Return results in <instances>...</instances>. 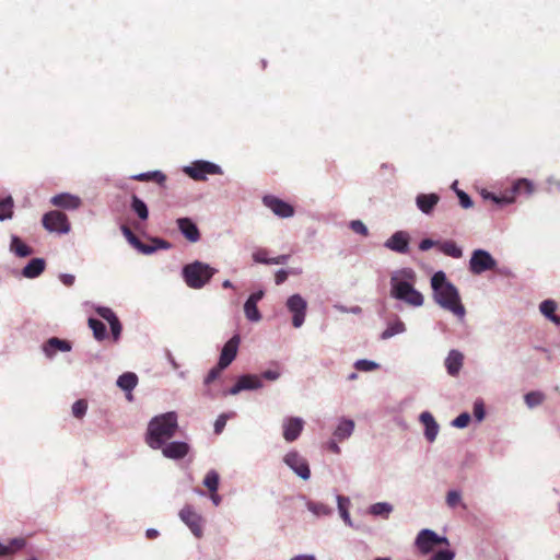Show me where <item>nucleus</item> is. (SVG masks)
<instances>
[{"instance_id": "nucleus-2", "label": "nucleus", "mask_w": 560, "mask_h": 560, "mask_svg": "<svg viewBox=\"0 0 560 560\" xmlns=\"http://www.w3.org/2000/svg\"><path fill=\"white\" fill-rule=\"evenodd\" d=\"M416 272L411 268H402L390 277L393 298L404 301L411 306H421L423 295L413 288Z\"/></svg>"}, {"instance_id": "nucleus-25", "label": "nucleus", "mask_w": 560, "mask_h": 560, "mask_svg": "<svg viewBox=\"0 0 560 560\" xmlns=\"http://www.w3.org/2000/svg\"><path fill=\"white\" fill-rule=\"evenodd\" d=\"M45 270V260L33 258L23 269V276L26 278H36Z\"/></svg>"}, {"instance_id": "nucleus-4", "label": "nucleus", "mask_w": 560, "mask_h": 560, "mask_svg": "<svg viewBox=\"0 0 560 560\" xmlns=\"http://www.w3.org/2000/svg\"><path fill=\"white\" fill-rule=\"evenodd\" d=\"M217 270L201 261H194L183 268V278L191 289L203 288L214 276Z\"/></svg>"}, {"instance_id": "nucleus-56", "label": "nucleus", "mask_w": 560, "mask_h": 560, "mask_svg": "<svg viewBox=\"0 0 560 560\" xmlns=\"http://www.w3.org/2000/svg\"><path fill=\"white\" fill-rule=\"evenodd\" d=\"M109 326H110V330H112V335L114 337V340H118L120 334H121V324L118 319V317H116L114 320H112L110 323H108Z\"/></svg>"}, {"instance_id": "nucleus-50", "label": "nucleus", "mask_w": 560, "mask_h": 560, "mask_svg": "<svg viewBox=\"0 0 560 560\" xmlns=\"http://www.w3.org/2000/svg\"><path fill=\"white\" fill-rule=\"evenodd\" d=\"M469 421H470V416H469V413H467V412H463V413H460L459 416H457V417L453 420L452 424H453L454 427H456V428H460V429H463V428H466V427L469 424Z\"/></svg>"}, {"instance_id": "nucleus-18", "label": "nucleus", "mask_w": 560, "mask_h": 560, "mask_svg": "<svg viewBox=\"0 0 560 560\" xmlns=\"http://www.w3.org/2000/svg\"><path fill=\"white\" fill-rule=\"evenodd\" d=\"M177 226L187 241L196 243L200 240V232L197 225L189 218L177 219Z\"/></svg>"}, {"instance_id": "nucleus-53", "label": "nucleus", "mask_w": 560, "mask_h": 560, "mask_svg": "<svg viewBox=\"0 0 560 560\" xmlns=\"http://www.w3.org/2000/svg\"><path fill=\"white\" fill-rule=\"evenodd\" d=\"M457 197L459 199V203L464 209H468L472 207L471 198L463 190H456Z\"/></svg>"}, {"instance_id": "nucleus-64", "label": "nucleus", "mask_w": 560, "mask_h": 560, "mask_svg": "<svg viewBox=\"0 0 560 560\" xmlns=\"http://www.w3.org/2000/svg\"><path fill=\"white\" fill-rule=\"evenodd\" d=\"M61 281H62V283L65 285L70 287L74 282V276H72V275H62L61 276Z\"/></svg>"}, {"instance_id": "nucleus-26", "label": "nucleus", "mask_w": 560, "mask_h": 560, "mask_svg": "<svg viewBox=\"0 0 560 560\" xmlns=\"http://www.w3.org/2000/svg\"><path fill=\"white\" fill-rule=\"evenodd\" d=\"M540 312L556 325H560V316L556 315L557 304L552 300H545L540 303Z\"/></svg>"}, {"instance_id": "nucleus-52", "label": "nucleus", "mask_w": 560, "mask_h": 560, "mask_svg": "<svg viewBox=\"0 0 560 560\" xmlns=\"http://www.w3.org/2000/svg\"><path fill=\"white\" fill-rule=\"evenodd\" d=\"M455 553L452 550L444 549L435 552L430 560H453Z\"/></svg>"}, {"instance_id": "nucleus-42", "label": "nucleus", "mask_w": 560, "mask_h": 560, "mask_svg": "<svg viewBox=\"0 0 560 560\" xmlns=\"http://www.w3.org/2000/svg\"><path fill=\"white\" fill-rule=\"evenodd\" d=\"M545 400V395L541 392H529L525 395V402L529 408L539 406Z\"/></svg>"}, {"instance_id": "nucleus-9", "label": "nucleus", "mask_w": 560, "mask_h": 560, "mask_svg": "<svg viewBox=\"0 0 560 560\" xmlns=\"http://www.w3.org/2000/svg\"><path fill=\"white\" fill-rule=\"evenodd\" d=\"M287 307L290 313H292V325L295 328H299L303 325L305 315H306V308L307 303L306 301L300 295V294H293L291 295L287 301Z\"/></svg>"}, {"instance_id": "nucleus-31", "label": "nucleus", "mask_w": 560, "mask_h": 560, "mask_svg": "<svg viewBox=\"0 0 560 560\" xmlns=\"http://www.w3.org/2000/svg\"><path fill=\"white\" fill-rule=\"evenodd\" d=\"M131 209L137 213L139 219L147 220L149 217V210L147 205L136 195L131 197Z\"/></svg>"}, {"instance_id": "nucleus-14", "label": "nucleus", "mask_w": 560, "mask_h": 560, "mask_svg": "<svg viewBox=\"0 0 560 560\" xmlns=\"http://www.w3.org/2000/svg\"><path fill=\"white\" fill-rule=\"evenodd\" d=\"M304 428V421L299 417H289L284 419L282 429H283V439L287 442L295 441Z\"/></svg>"}, {"instance_id": "nucleus-7", "label": "nucleus", "mask_w": 560, "mask_h": 560, "mask_svg": "<svg viewBox=\"0 0 560 560\" xmlns=\"http://www.w3.org/2000/svg\"><path fill=\"white\" fill-rule=\"evenodd\" d=\"M495 267V259L487 250H474L469 261V269L472 273L480 275L485 271L493 270Z\"/></svg>"}, {"instance_id": "nucleus-33", "label": "nucleus", "mask_w": 560, "mask_h": 560, "mask_svg": "<svg viewBox=\"0 0 560 560\" xmlns=\"http://www.w3.org/2000/svg\"><path fill=\"white\" fill-rule=\"evenodd\" d=\"M11 250H13L19 257H27L33 253L32 248L23 243L19 237L12 238Z\"/></svg>"}, {"instance_id": "nucleus-47", "label": "nucleus", "mask_w": 560, "mask_h": 560, "mask_svg": "<svg viewBox=\"0 0 560 560\" xmlns=\"http://www.w3.org/2000/svg\"><path fill=\"white\" fill-rule=\"evenodd\" d=\"M350 228L351 230L357 233V234H360L362 236H368L369 235V231H368V228L365 226V224L360 221V220H353L350 222Z\"/></svg>"}, {"instance_id": "nucleus-60", "label": "nucleus", "mask_w": 560, "mask_h": 560, "mask_svg": "<svg viewBox=\"0 0 560 560\" xmlns=\"http://www.w3.org/2000/svg\"><path fill=\"white\" fill-rule=\"evenodd\" d=\"M289 272L287 270L280 269L275 275L276 284H281L288 279Z\"/></svg>"}, {"instance_id": "nucleus-36", "label": "nucleus", "mask_w": 560, "mask_h": 560, "mask_svg": "<svg viewBox=\"0 0 560 560\" xmlns=\"http://www.w3.org/2000/svg\"><path fill=\"white\" fill-rule=\"evenodd\" d=\"M481 196L485 200H491L493 203L495 205H509V203H512L514 202V195H511V196H508V195H503V196H495L494 194L492 192H489V191H486L483 190L481 192Z\"/></svg>"}, {"instance_id": "nucleus-11", "label": "nucleus", "mask_w": 560, "mask_h": 560, "mask_svg": "<svg viewBox=\"0 0 560 560\" xmlns=\"http://www.w3.org/2000/svg\"><path fill=\"white\" fill-rule=\"evenodd\" d=\"M264 205L269 208L276 215L280 218H290L294 214V208L275 196H265L262 198Z\"/></svg>"}, {"instance_id": "nucleus-28", "label": "nucleus", "mask_w": 560, "mask_h": 560, "mask_svg": "<svg viewBox=\"0 0 560 560\" xmlns=\"http://www.w3.org/2000/svg\"><path fill=\"white\" fill-rule=\"evenodd\" d=\"M137 383L138 377L131 372L124 373L117 380V385L126 392H131L137 386Z\"/></svg>"}, {"instance_id": "nucleus-59", "label": "nucleus", "mask_w": 560, "mask_h": 560, "mask_svg": "<svg viewBox=\"0 0 560 560\" xmlns=\"http://www.w3.org/2000/svg\"><path fill=\"white\" fill-rule=\"evenodd\" d=\"M440 243H436L434 242L433 240L431 238H424L420 242L419 244V249L420 250H429L430 248H432L433 246H439Z\"/></svg>"}, {"instance_id": "nucleus-15", "label": "nucleus", "mask_w": 560, "mask_h": 560, "mask_svg": "<svg viewBox=\"0 0 560 560\" xmlns=\"http://www.w3.org/2000/svg\"><path fill=\"white\" fill-rule=\"evenodd\" d=\"M240 340V336L235 335L223 346L218 362L221 365V368L226 369L233 362L237 354Z\"/></svg>"}, {"instance_id": "nucleus-8", "label": "nucleus", "mask_w": 560, "mask_h": 560, "mask_svg": "<svg viewBox=\"0 0 560 560\" xmlns=\"http://www.w3.org/2000/svg\"><path fill=\"white\" fill-rule=\"evenodd\" d=\"M43 225L50 232L68 233L70 224L65 213L60 211H49L43 217Z\"/></svg>"}, {"instance_id": "nucleus-41", "label": "nucleus", "mask_w": 560, "mask_h": 560, "mask_svg": "<svg viewBox=\"0 0 560 560\" xmlns=\"http://www.w3.org/2000/svg\"><path fill=\"white\" fill-rule=\"evenodd\" d=\"M337 502H338V510L340 512V516L342 517L345 523H347L348 525H351V520H350V515L348 512V505L350 503L349 499L345 498L342 495H338Z\"/></svg>"}, {"instance_id": "nucleus-45", "label": "nucleus", "mask_w": 560, "mask_h": 560, "mask_svg": "<svg viewBox=\"0 0 560 560\" xmlns=\"http://www.w3.org/2000/svg\"><path fill=\"white\" fill-rule=\"evenodd\" d=\"M354 366L359 371L370 372L376 370L378 364L369 360H359L355 362Z\"/></svg>"}, {"instance_id": "nucleus-22", "label": "nucleus", "mask_w": 560, "mask_h": 560, "mask_svg": "<svg viewBox=\"0 0 560 560\" xmlns=\"http://www.w3.org/2000/svg\"><path fill=\"white\" fill-rule=\"evenodd\" d=\"M420 421L425 428L424 435L427 440L429 442H433L439 432V425L434 420L433 416L430 412L424 411L420 415Z\"/></svg>"}, {"instance_id": "nucleus-29", "label": "nucleus", "mask_w": 560, "mask_h": 560, "mask_svg": "<svg viewBox=\"0 0 560 560\" xmlns=\"http://www.w3.org/2000/svg\"><path fill=\"white\" fill-rule=\"evenodd\" d=\"M439 249L446 256L460 258L463 250L454 241H445L439 244Z\"/></svg>"}, {"instance_id": "nucleus-49", "label": "nucleus", "mask_w": 560, "mask_h": 560, "mask_svg": "<svg viewBox=\"0 0 560 560\" xmlns=\"http://www.w3.org/2000/svg\"><path fill=\"white\" fill-rule=\"evenodd\" d=\"M224 369L225 368H221V365L218 363L214 368H212L209 371L208 375L205 378V384L209 385L210 383L215 381Z\"/></svg>"}, {"instance_id": "nucleus-51", "label": "nucleus", "mask_w": 560, "mask_h": 560, "mask_svg": "<svg viewBox=\"0 0 560 560\" xmlns=\"http://www.w3.org/2000/svg\"><path fill=\"white\" fill-rule=\"evenodd\" d=\"M121 232L124 236L127 238V241L133 246L137 247L138 244H140V240L133 234V232L127 226H121Z\"/></svg>"}, {"instance_id": "nucleus-48", "label": "nucleus", "mask_w": 560, "mask_h": 560, "mask_svg": "<svg viewBox=\"0 0 560 560\" xmlns=\"http://www.w3.org/2000/svg\"><path fill=\"white\" fill-rule=\"evenodd\" d=\"M96 313H97V315H100L103 319L107 320L108 323H110L112 320H114L117 317L112 308L105 307V306L97 307Z\"/></svg>"}, {"instance_id": "nucleus-1", "label": "nucleus", "mask_w": 560, "mask_h": 560, "mask_svg": "<svg viewBox=\"0 0 560 560\" xmlns=\"http://www.w3.org/2000/svg\"><path fill=\"white\" fill-rule=\"evenodd\" d=\"M431 285L434 291V299L443 308L452 312L458 318H464L466 311L460 303L457 289L446 281L445 273L438 271L431 278Z\"/></svg>"}, {"instance_id": "nucleus-37", "label": "nucleus", "mask_w": 560, "mask_h": 560, "mask_svg": "<svg viewBox=\"0 0 560 560\" xmlns=\"http://www.w3.org/2000/svg\"><path fill=\"white\" fill-rule=\"evenodd\" d=\"M406 329L405 324L401 320H396L388 325V327L382 332V339H388L397 334L404 332Z\"/></svg>"}, {"instance_id": "nucleus-3", "label": "nucleus", "mask_w": 560, "mask_h": 560, "mask_svg": "<svg viewBox=\"0 0 560 560\" xmlns=\"http://www.w3.org/2000/svg\"><path fill=\"white\" fill-rule=\"evenodd\" d=\"M177 428V415L174 411L156 416L149 422L145 442L151 448L159 450L175 435Z\"/></svg>"}, {"instance_id": "nucleus-43", "label": "nucleus", "mask_w": 560, "mask_h": 560, "mask_svg": "<svg viewBox=\"0 0 560 560\" xmlns=\"http://www.w3.org/2000/svg\"><path fill=\"white\" fill-rule=\"evenodd\" d=\"M533 191V184L525 178L518 179L513 185L514 194H527L529 195Z\"/></svg>"}, {"instance_id": "nucleus-13", "label": "nucleus", "mask_w": 560, "mask_h": 560, "mask_svg": "<svg viewBox=\"0 0 560 560\" xmlns=\"http://www.w3.org/2000/svg\"><path fill=\"white\" fill-rule=\"evenodd\" d=\"M409 242L410 236L407 232L397 231L386 240L384 246L398 254H407L409 252Z\"/></svg>"}, {"instance_id": "nucleus-17", "label": "nucleus", "mask_w": 560, "mask_h": 560, "mask_svg": "<svg viewBox=\"0 0 560 560\" xmlns=\"http://www.w3.org/2000/svg\"><path fill=\"white\" fill-rule=\"evenodd\" d=\"M264 292L258 291L249 295L244 304L245 316L250 322H258L261 315L258 311L257 303L262 299Z\"/></svg>"}, {"instance_id": "nucleus-27", "label": "nucleus", "mask_w": 560, "mask_h": 560, "mask_svg": "<svg viewBox=\"0 0 560 560\" xmlns=\"http://www.w3.org/2000/svg\"><path fill=\"white\" fill-rule=\"evenodd\" d=\"M354 429V422L352 420H342L334 432V436L338 441H343L349 438Z\"/></svg>"}, {"instance_id": "nucleus-19", "label": "nucleus", "mask_w": 560, "mask_h": 560, "mask_svg": "<svg viewBox=\"0 0 560 560\" xmlns=\"http://www.w3.org/2000/svg\"><path fill=\"white\" fill-rule=\"evenodd\" d=\"M161 448L163 455L171 459L184 458L189 452V446L185 442H171Z\"/></svg>"}, {"instance_id": "nucleus-35", "label": "nucleus", "mask_w": 560, "mask_h": 560, "mask_svg": "<svg viewBox=\"0 0 560 560\" xmlns=\"http://www.w3.org/2000/svg\"><path fill=\"white\" fill-rule=\"evenodd\" d=\"M393 511V506L386 502H378L370 506V513L375 516L387 518Z\"/></svg>"}, {"instance_id": "nucleus-58", "label": "nucleus", "mask_w": 560, "mask_h": 560, "mask_svg": "<svg viewBox=\"0 0 560 560\" xmlns=\"http://www.w3.org/2000/svg\"><path fill=\"white\" fill-rule=\"evenodd\" d=\"M151 242L154 245V247H156V249H170L172 247V244L170 242L159 237H153Z\"/></svg>"}, {"instance_id": "nucleus-34", "label": "nucleus", "mask_w": 560, "mask_h": 560, "mask_svg": "<svg viewBox=\"0 0 560 560\" xmlns=\"http://www.w3.org/2000/svg\"><path fill=\"white\" fill-rule=\"evenodd\" d=\"M136 180L139 182H148V180H154L160 185H163L166 180V176L161 172H148V173H141L132 177Z\"/></svg>"}, {"instance_id": "nucleus-24", "label": "nucleus", "mask_w": 560, "mask_h": 560, "mask_svg": "<svg viewBox=\"0 0 560 560\" xmlns=\"http://www.w3.org/2000/svg\"><path fill=\"white\" fill-rule=\"evenodd\" d=\"M51 203L63 209H77L81 201L70 194H59L51 198Z\"/></svg>"}, {"instance_id": "nucleus-55", "label": "nucleus", "mask_w": 560, "mask_h": 560, "mask_svg": "<svg viewBox=\"0 0 560 560\" xmlns=\"http://www.w3.org/2000/svg\"><path fill=\"white\" fill-rule=\"evenodd\" d=\"M228 416L225 413L220 415L214 422V433L220 434L226 424Z\"/></svg>"}, {"instance_id": "nucleus-44", "label": "nucleus", "mask_w": 560, "mask_h": 560, "mask_svg": "<svg viewBox=\"0 0 560 560\" xmlns=\"http://www.w3.org/2000/svg\"><path fill=\"white\" fill-rule=\"evenodd\" d=\"M88 410V402L84 399H79L72 405V415L81 419L85 416Z\"/></svg>"}, {"instance_id": "nucleus-40", "label": "nucleus", "mask_w": 560, "mask_h": 560, "mask_svg": "<svg viewBox=\"0 0 560 560\" xmlns=\"http://www.w3.org/2000/svg\"><path fill=\"white\" fill-rule=\"evenodd\" d=\"M219 475L215 470H210L203 479V485L210 492H217L219 487Z\"/></svg>"}, {"instance_id": "nucleus-10", "label": "nucleus", "mask_w": 560, "mask_h": 560, "mask_svg": "<svg viewBox=\"0 0 560 560\" xmlns=\"http://www.w3.org/2000/svg\"><path fill=\"white\" fill-rule=\"evenodd\" d=\"M284 463L302 479L307 480L311 477L308 464L298 452H289L284 456Z\"/></svg>"}, {"instance_id": "nucleus-30", "label": "nucleus", "mask_w": 560, "mask_h": 560, "mask_svg": "<svg viewBox=\"0 0 560 560\" xmlns=\"http://www.w3.org/2000/svg\"><path fill=\"white\" fill-rule=\"evenodd\" d=\"M306 506L316 516H327L332 513V509L323 502L307 501Z\"/></svg>"}, {"instance_id": "nucleus-32", "label": "nucleus", "mask_w": 560, "mask_h": 560, "mask_svg": "<svg viewBox=\"0 0 560 560\" xmlns=\"http://www.w3.org/2000/svg\"><path fill=\"white\" fill-rule=\"evenodd\" d=\"M89 327L93 331V336L96 340L102 341L106 337V326L96 318H89Z\"/></svg>"}, {"instance_id": "nucleus-6", "label": "nucleus", "mask_w": 560, "mask_h": 560, "mask_svg": "<svg viewBox=\"0 0 560 560\" xmlns=\"http://www.w3.org/2000/svg\"><path fill=\"white\" fill-rule=\"evenodd\" d=\"M184 172L195 180H205L207 175L222 174L219 165L208 161H196L190 166L185 167Z\"/></svg>"}, {"instance_id": "nucleus-63", "label": "nucleus", "mask_w": 560, "mask_h": 560, "mask_svg": "<svg viewBox=\"0 0 560 560\" xmlns=\"http://www.w3.org/2000/svg\"><path fill=\"white\" fill-rule=\"evenodd\" d=\"M290 255H279L277 257L270 258L269 265H281L285 264L289 259Z\"/></svg>"}, {"instance_id": "nucleus-23", "label": "nucleus", "mask_w": 560, "mask_h": 560, "mask_svg": "<svg viewBox=\"0 0 560 560\" xmlns=\"http://www.w3.org/2000/svg\"><path fill=\"white\" fill-rule=\"evenodd\" d=\"M464 355L462 352L457 350L450 351L446 360H445V366L452 376H455L459 373L462 366H463Z\"/></svg>"}, {"instance_id": "nucleus-62", "label": "nucleus", "mask_w": 560, "mask_h": 560, "mask_svg": "<svg viewBox=\"0 0 560 560\" xmlns=\"http://www.w3.org/2000/svg\"><path fill=\"white\" fill-rule=\"evenodd\" d=\"M279 376L280 372L278 370H267L262 373V377L268 381H276Z\"/></svg>"}, {"instance_id": "nucleus-38", "label": "nucleus", "mask_w": 560, "mask_h": 560, "mask_svg": "<svg viewBox=\"0 0 560 560\" xmlns=\"http://www.w3.org/2000/svg\"><path fill=\"white\" fill-rule=\"evenodd\" d=\"M13 214V200L7 197L0 201V221L11 219Z\"/></svg>"}, {"instance_id": "nucleus-21", "label": "nucleus", "mask_w": 560, "mask_h": 560, "mask_svg": "<svg viewBox=\"0 0 560 560\" xmlns=\"http://www.w3.org/2000/svg\"><path fill=\"white\" fill-rule=\"evenodd\" d=\"M440 197L436 194H420L416 198L417 207L425 214H430L438 202Z\"/></svg>"}, {"instance_id": "nucleus-16", "label": "nucleus", "mask_w": 560, "mask_h": 560, "mask_svg": "<svg viewBox=\"0 0 560 560\" xmlns=\"http://www.w3.org/2000/svg\"><path fill=\"white\" fill-rule=\"evenodd\" d=\"M261 386H262V383H261V380L259 376L247 374V375L241 376L237 380L236 384L233 387H231L230 394L236 395L241 390L257 389V388H260Z\"/></svg>"}, {"instance_id": "nucleus-46", "label": "nucleus", "mask_w": 560, "mask_h": 560, "mask_svg": "<svg viewBox=\"0 0 560 560\" xmlns=\"http://www.w3.org/2000/svg\"><path fill=\"white\" fill-rule=\"evenodd\" d=\"M462 501V495L456 490H451L446 494V504L450 508H455L457 504H459Z\"/></svg>"}, {"instance_id": "nucleus-20", "label": "nucleus", "mask_w": 560, "mask_h": 560, "mask_svg": "<svg viewBox=\"0 0 560 560\" xmlns=\"http://www.w3.org/2000/svg\"><path fill=\"white\" fill-rule=\"evenodd\" d=\"M70 350L71 343L57 337L49 338L43 346V351L48 358L54 357L57 351L68 352Z\"/></svg>"}, {"instance_id": "nucleus-39", "label": "nucleus", "mask_w": 560, "mask_h": 560, "mask_svg": "<svg viewBox=\"0 0 560 560\" xmlns=\"http://www.w3.org/2000/svg\"><path fill=\"white\" fill-rule=\"evenodd\" d=\"M25 545L24 539H13L10 545H3L0 542V556H8L16 550H20Z\"/></svg>"}, {"instance_id": "nucleus-57", "label": "nucleus", "mask_w": 560, "mask_h": 560, "mask_svg": "<svg viewBox=\"0 0 560 560\" xmlns=\"http://www.w3.org/2000/svg\"><path fill=\"white\" fill-rule=\"evenodd\" d=\"M474 416L478 421L483 420L485 418V406L482 401H476L474 404Z\"/></svg>"}, {"instance_id": "nucleus-61", "label": "nucleus", "mask_w": 560, "mask_h": 560, "mask_svg": "<svg viewBox=\"0 0 560 560\" xmlns=\"http://www.w3.org/2000/svg\"><path fill=\"white\" fill-rule=\"evenodd\" d=\"M136 248L147 255L152 254L156 250V247H154V245H147V244L142 243L141 241H140V244H138V246Z\"/></svg>"}, {"instance_id": "nucleus-12", "label": "nucleus", "mask_w": 560, "mask_h": 560, "mask_svg": "<svg viewBox=\"0 0 560 560\" xmlns=\"http://www.w3.org/2000/svg\"><path fill=\"white\" fill-rule=\"evenodd\" d=\"M180 520L190 528L195 536L202 535V518L190 505L184 506L179 512Z\"/></svg>"}, {"instance_id": "nucleus-5", "label": "nucleus", "mask_w": 560, "mask_h": 560, "mask_svg": "<svg viewBox=\"0 0 560 560\" xmlns=\"http://www.w3.org/2000/svg\"><path fill=\"white\" fill-rule=\"evenodd\" d=\"M415 545L420 551V553L428 555L436 546H450V541L446 537L439 536L435 532L431 529H422L418 533Z\"/></svg>"}, {"instance_id": "nucleus-54", "label": "nucleus", "mask_w": 560, "mask_h": 560, "mask_svg": "<svg viewBox=\"0 0 560 560\" xmlns=\"http://www.w3.org/2000/svg\"><path fill=\"white\" fill-rule=\"evenodd\" d=\"M253 259L259 264H270V258H268V252L266 249H258L257 252H255L253 254Z\"/></svg>"}]
</instances>
